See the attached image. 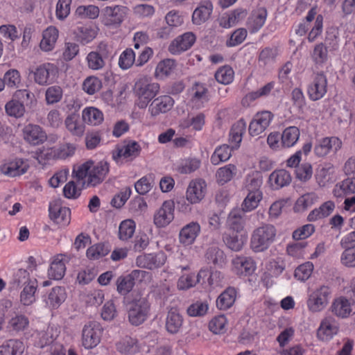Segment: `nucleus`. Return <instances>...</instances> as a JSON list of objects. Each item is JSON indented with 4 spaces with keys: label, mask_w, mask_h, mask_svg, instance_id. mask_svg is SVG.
I'll return each instance as SVG.
<instances>
[{
    "label": "nucleus",
    "mask_w": 355,
    "mask_h": 355,
    "mask_svg": "<svg viewBox=\"0 0 355 355\" xmlns=\"http://www.w3.org/2000/svg\"><path fill=\"white\" fill-rule=\"evenodd\" d=\"M110 172V164L105 160L87 162L73 167V175L78 180H84L87 187H96L102 183Z\"/></svg>",
    "instance_id": "1"
},
{
    "label": "nucleus",
    "mask_w": 355,
    "mask_h": 355,
    "mask_svg": "<svg viewBox=\"0 0 355 355\" xmlns=\"http://www.w3.org/2000/svg\"><path fill=\"white\" fill-rule=\"evenodd\" d=\"M159 84L153 82L151 78L144 76L135 83L132 92L135 97V104L140 109H145L149 103L158 94Z\"/></svg>",
    "instance_id": "2"
},
{
    "label": "nucleus",
    "mask_w": 355,
    "mask_h": 355,
    "mask_svg": "<svg viewBox=\"0 0 355 355\" xmlns=\"http://www.w3.org/2000/svg\"><path fill=\"white\" fill-rule=\"evenodd\" d=\"M276 234V228L270 224L255 228L250 236V249L256 253L265 252L275 241Z\"/></svg>",
    "instance_id": "3"
},
{
    "label": "nucleus",
    "mask_w": 355,
    "mask_h": 355,
    "mask_svg": "<svg viewBox=\"0 0 355 355\" xmlns=\"http://www.w3.org/2000/svg\"><path fill=\"white\" fill-rule=\"evenodd\" d=\"M150 306L146 297L142 296L139 292H134L128 311L130 323L134 326L144 323L148 317Z\"/></svg>",
    "instance_id": "4"
},
{
    "label": "nucleus",
    "mask_w": 355,
    "mask_h": 355,
    "mask_svg": "<svg viewBox=\"0 0 355 355\" xmlns=\"http://www.w3.org/2000/svg\"><path fill=\"white\" fill-rule=\"evenodd\" d=\"M103 329L96 321H90L85 324L82 330V345L87 349H93L101 342Z\"/></svg>",
    "instance_id": "5"
},
{
    "label": "nucleus",
    "mask_w": 355,
    "mask_h": 355,
    "mask_svg": "<svg viewBox=\"0 0 355 355\" xmlns=\"http://www.w3.org/2000/svg\"><path fill=\"white\" fill-rule=\"evenodd\" d=\"M58 69L53 63L45 62L33 68L30 73L33 76L34 81L40 85H47L54 82Z\"/></svg>",
    "instance_id": "6"
},
{
    "label": "nucleus",
    "mask_w": 355,
    "mask_h": 355,
    "mask_svg": "<svg viewBox=\"0 0 355 355\" xmlns=\"http://www.w3.org/2000/svg\"><path fill=\"white\" fill-rule=\"evenodd\" d=\"M343 146V142L338 137H325L317 140L313 153L318 157H325L329 154H336Z\"/></svg>",
    "instance_id": "7"
},
{
    "label": "nucleus",
    "mask_w": 355,
    "mask_h": 355,
    "mask_svg": "<svg viewBox=\"0 0 355 355\" xmlns=\"http://www.w3.org/2000/svg\"><path fill=\"white\" fill-rule=\"evenodd\" d=\"M331 291L329 287L322 286L313 291L307 300V307L313 313L322 311L328 304Z\"/></svg>",
    "instance_id": "8"
},
{
    "label": "nucleus",
    "mask_w": 355,
    "mask_h": 355,
    "mask_svg": "<svg viewBox=\"0 0 355 355\" xmlns=\"http://www.w3.org/2000/svg\"><path fill=\"white\" fill-rule=\"evenodd\" d=\"M232 270L239 277L252 275L257 269V263L251 257L236 255L231 261Z\"/></svg>",
    "instance_id": "9"
},
{
    "label": "nucleus",
    "mask_w": 355,
    "mask_h": 355,
    "mask_svg": "<svg viewBox=\"0 0 355 355\" xmlns=\"http://www.w3.org/2000/svg\"><path fill=\"white\" fill-rule=\"evenodd\" d=\"M273 118L274 115L270 111L257 112L249 124V135L251 137H257L262 134L269 127Z\"/></svg>",
    "instance_id": "10"
},
{
    "label": "nucleus",
    "mask_w": 355,
    "mask_h": 355,
    "mask_svg": "<svg viewBox=\"0 0 355 355\" xmlns=\"http://www.w3.org/2000/svg\"><path fill=\"white\" fill-rule=\"evenodd\" d=\"M327 92V78L324 72L315 74L313 80L307 87V94L310 100L316 101L322 98Z\"/></svg>",
    "instance_id": "11"
},
{
    "label": "nucleus",
    "mask_w": 355,
    "mask_h": 355,
    "mask_svg": "<svg viewBox=\"0 0 355 355\" xmlns=\"http://www.w3.org/2000/svg\"><path fill=\"white\" fill-rule=\"evenodd\" d=\"M175 205L172 200L164 201L155 212L153 223L157 228L168 226L174 219Z\"/></svg>",
    "instance_id": "12"
},
{
    "label": "nucleus",
    "mask_w": 355,
    "mask_h": 355,
    "mask_svg": "<svg viewBox=\"0 0 355 355\" xmlns=\"http://www.w3.org/2000/svg\"><path fill=\"white\" fill-rule=\"evenodd\" d=\"M29 168L27 160L15 158L5 160L0 164V171L3 175L15 178L26 173Z\"/></svg>",
    "instance_id": "13"
},
{
    "label": "nucleus",
    "mask_w": 355,
    "mask_h": 355,
    "mask_svg": "<svg viewBox=\"0 0 355 355\" xmlns=\"http://www.w3.org/2000/svg\"><path fill=\"white\" fill-rule=\"evenodd\" d=\"M166 261V255L164 252L144 254L138 256L135 263L137 267L155 270L162 267Z\"/></svg>",
    "instance_id": "14"
},
{
    "label": "nucleus",
    "mask_w": 355,
    "mask_h": 355,
    "mask_svg": "<svg viewBox=\"0 0 355 355\" xmlns=\"http://www.w3.org/2000/svg\"><path fill=\"white\" fill-rule=\"evenodd\" d=\"M339 331V326L335 318L331 316L324 318L317 329L316 336L319 340H331Z\"/></svg>",
    "instance_id": "15"
},
{
    "label": "nucleus",
    "mask_w": 355,
    "mask_h": 355,
    "mask_svg": "<svg viewBox=\"0 0 355 355\" xmlns=\"http://www.w3.org/2000/svg\"><path fill=\"white\" fill-rule=\"evenodd\" d=\"M126 8L121 6H107L102 12V21L107 26H118L123 21Z\"/></svg>",
    "instance_id": "16"
},
{
    "label": "nucleus",
    "mask_w": 355,
    "mask_h": 355,
    "mask_svg": "<svg viewBox=\"0 0 355 355\" xmlns=\"http://www.w3.org/2000/svg\"><path fill=\"white\" fill-rule=\"evenodd\" d=\"M140 145L135 141H130L127 144L117 146L112 153V159L120 163L122 159H132L139 156L141 152Z\"/></svg>",
    "instance_id": "17"
},
{
    "label": "nucleus",
    "mask_w": 355,
    "mask_h": 355,
    "mask_svg": "<svg viewBox=\"0 0 355 355\" xmlns=\"http://www.w3.org/2000/svg\"><path fill=\"white\" fill-rule=\"evenodd\" d=\"M206 182L201 178L192 180L187 189L186 198L191 204L199 203L205 196Z\"/></svg>",
    "instance_id": "18"
},
{
    "label": "nucleus",
    "mask_w": 355,
    "mask_h": 355,
    "mask_svg": "<svg viewBox=\"0 0 355 355\" xmlns=\"http://www.w3.org/2000/svg\"><path fill=\"white\" fill-rule=\"evenodd\" d=\"M331 310L336 317L347 318L355 313V302L345 297H339L333 301Z\"/></svg>",
    "instance_id": "19"
},
{
    "label": "nucleus",
    "mask_w": 355,
    "mask_h": 355,
    "mask_svg": "<svg viewBox=\"0 0 355 355\" xmlns=\"http://www.w3.org/2000/svg\"><path fill=\"white\" fill-rule=\"evenodd\" d=\"M49 217L56 224L67 226L70 223L71 210L66 207H62L57 202H51L49 207Z\"/></svg>",
    "instance_id": "20"
},
{
    "label": "nucleus",
    "mask_w": 355,
    "mask_h": 355,
    "mask_svg": "<svg viewBox=\"0 0 355 355\" xmlns=\"http://www.w3.org/2000/svg\"><path fill=\"white\" fill-rule=\"evenodd\" d=\"M200 232V225L198 222L191 221L181 228L179 241L184 246H190L195 243Z\"/></svg>",
    "instance_id": "21"
},
{
    "label": "nucleus",
    "mask_w": 355,
    "mask_h": 355,
    "mask_svg": "<svg viewBox=\"0 0 355 355\" xmlns=\"http://www.w3.org/2000/svg\"><path fill=\"white\" fill-rule=\"evenodd\" d=\"M174 105V100L168 95H163L153 98L148 107V112L152 116L170 111Z\"/></svg>",
    "instance_id": "22"
},
{
    "label": "nucleus",
    "mask_w": 355,
    "mask_h": 355,
    "mask_svg": "<svg viewBox=\"0 0 355 355\" xmlns=\"http://www.w3.org/2000/svg\"><path fill=\"white\" fill-rule=\"evenodd\" d=\"M184 323V318L178 309L175 307L170 308L166 315L165 327L166 331L171 334H178Z\"/></svg>",
    "instance_id": "23"
},
{
    "label": "nucleus",
    "mask_w": 355,
    "mask_h": 355,
    "mask_svg": "<svg viewBox=\"0 0 355 355\" xmlns=\"http://www.w3.org/2000/svg\"><path fill=\"white\" fill-rule=\"evenodd\" d=\"M196 41L195 35L190 32L186 33L175 38L169 45L168 51L176 55L188 50Z\"/></svg>",
    "instance_id": "24"
},
{
    "label": "nucleus",
    "mask_w": 355,
    "mask_h": 355,
    "mask_svg": "<svg viewBox=\"0 0 355 355\" xmlns=\"http://www.w3.org/2000/svg\"><path fill=\"white\" fill-rule=\"evenodd\" d=\"M115 346L117 352L121 355H135L141 349L138 340L128 336L121 338L116 343Z\"/></svg>",
    "instance_id": "25"
},
{
    "label": "nucleus",
    "mask_w": 355,
    "mask_h": 355,
    "mask_svg": "<svg viewBox=\"0 0 355 355\" xmlns=\"http://www.w3.org/2000/svg\"><path fill=\"white\" fill-rule=\"evenodd\" d=\"M24 138L33 145H39L46 140V134L38 125L28 124L23 130Z\"/></svg>",
    "instance_id": "26"
},
{
    "label": "nucleus",
    "mask_w": 355,
    "mask_h": 355,
    "mask_svg": "<svg viewBox=\"0 0 355 355\" xmlns=\"http://www.w3.org/2000/svg\"><path fill=\"white\" fill-rule=\"evenodd\" d=\"M247 11L237 8L233 11L224 13L218 19L219 25L225 28H230L241 23L246 17Z\"/></svg>",
    "instance_id": "27"
},
{
    "label": "nucleus",
    "mask_w": 355,
    "mask_h": 355,
    "mask_svg": "<svg viewBox=\"0 0 355 355\" xmlns=\"http://www.w3.org/2000/svg\"><path fill=\"white\" fill-rule=\"evenodd\" d=\"M268 12L265 8L261 7L253 10L247 21V26L251 33L259 31L265 24Z\"/></svg>",
    "instance_id": "28"
},
{
    "label": "nucleus",
    "mask_w": 355,
    "mask_h": 355,
    "mask_svg": "<svg viewBox=\"0 0 355 355\" xmlns=\"http://www.w3.org/2000/svg\"><path fill=\"white\" fill-rule=\"evenodd\" d=\"M291 182V174L284 169L275 170L270 174L268 178L269 186L273 190H277L286 187Z\"/></svg>",
    "instance_id": "29"
},
{
    "label": "nucleus",
    "mask_w": 355,
    "mask_h": 355,
    "mask_svg": "<svg viewBox=\"0 0 355 355\" xmlns=\"http://www.w3.org/2000/svg\"><path fill=\"white\" fill-rule=\"evenodd\" d=\"M58 35V30L55 26L47 27L42 33V39L40 43V49L44 52L52 51L55 48Z\"/></svg>",
    "instance_id": "30"
},
{
    "label": "nucleus",
    "mask_w": 355,
    "mask_h": 355,
    "mask_svg": "<svg viewBox=\"0 0 355 355\" xmlns=\"http://www.w3.org/2000/svg\"><path fill=\"white\" fill-rule=\"evenodd\" d=\"M212 10L213 5L210 1H201L193 12V22L198 25L205 22L209 18Z\"/></svg>",
    "instance_id": "31"
},
{
    "label": "nucleus",
    "mask_w": 355,
    "mask_h": 355,
    "mask_svg": "<svg viewBox=\"0 0 355 355\" xmlns=\"http://www.w3.org/2000/svg\"><path fill=\"white\" fill-rule=\"evenodd\" d=\"M245 236L239 234V232H225L223 234V241L225 245L232 251H241L245 245Z\"/></svg>",
    "instance_id": "32"
},
{
    "label": "nucleus",
    "mask_w": 355,
    "mask_h": 355,
    "mask_svg": "<svg viewBox=\"0 0 355 355\" xmlns=\"http://www.w3.org/2000/svg\"><path fill=\"white\" fill-rule=\"evenodd\" d=\"M66 257L59 254L55 257L51 263L48 270V275L49 278L60 280L62 279L66 271Z\"/></svg>",
    "instance_id": "33"
},
{
    "label": "nucleus",
    "mask_w": 355,
    "mask_h": 355,
    "mask_svg": "<svg viewBox=\"0 0 355 355\" xmlns=\"http://www.w3.org/2000/svg\"><path fill=\"white\" fill-rule=\"evenodd\" d=\"M336 207L334 202L328 200L323 202L319 207L313 209L307 216V220L313 222L330 216Z\"/></svg>",
    "instance_id": "34"
},
{
    "label": "nucleus",
    "mask_w": 355,
    "mask_h": 355,
    "mask_svg": "<svg viewBox=\"0 0 355 355\" xmlns=\"http://www.w3.org/2000/svg\"><path fill=\"white\" fill-rule=\"evenodd\" d=\"M246 123L243 119H239L232 125L230 131L229 139L232 148L236 149L240 146L243 136L246 131Z\"/></svg>",
    "instance_id": "35"
},
{
    "label": "nucleus",
    "mask_w": 355,
    "mask_h": 355,
    "mask_svg": "<svg viewBox=\"0 0 355 355\" xmlns=\"http://www.w3.org/2000/svg\"><path fill=\"white\" fill-rule=\"evenodd\" d=\"M60 331L55 326H48L44 331H40L37 334V345L38 347H44L53 344L54 340L59 336Z\"/></svg>",
    "instance_id": "36"
},
{
    "label": "nucleus",
    "mask_w": 355,
    "mask_h": 355,
    "mask_svg": "<svg viewBox=\"0 0 355 355\" xmlns=\"http://www.w3.org/2000/svg\"><path fill=\"white\" fill-rule=\"evenodd\" d=\"M67 297L64 288L61 286L53 287L49 293L45 302L46 305L52 309L58 308Z\"/></svg>",
    "instance_id": "37"
},
{
    "label": "nucleus",
    "mask_w": 355,
    "mask_h": 355,
    "mask_svg": "<svg viewBox=\"0 0 355 355\" xmlns=\"http://www.w3.org/2000/svg\"><path fill=\"white\" fill-rule=\"evenodd\" d=\"M24 345L18 339H9L0 345V355H21Z\"/></svg>",
    "instance_id": "38"
},
{
    "label": "nucleus",
    "mask_w": 355,
    "mask_h": 355,
    "mask_svg": "<svg viewBox=\"0 0 355 355\" xmlns=\"http://www.w3.org/2000/svg\"><path fill=\"white\" fill-rule=\"evenodd\" d=\"M236 298V289L233 287H228L218 297L216 306L220 310H227L232 306Z\"/></svg>",
    "instance_id": "39"
},
{
    "label": "nucleus",
    "mask_w": 355,
    "mask_h": 355,
    "mask_svg": "<svg viewBox=\"0 0 355 355\" xmlns=\"http://www.w3.org/2000/svg\"><path fill=\"white\" fill-rule=\"evenodd\" d=\"M37 288V282L35 278H33L24 286L20 293V302L23 305L30 306L35 302V292Z\"/></svg>",
    "instance_id": "40"
},
{
    "label": "nucleus",
    "mask_w": 355,
    "mask_h": 355,
    "mask_svg": "<svg viewBox=\"0 0 355 355\" xmlns=\"http://www.w3.org/2000/svg\"><path fill=\"white\" fill-rule=\"evenodd\" d=\"M191 101L198 107H202L204 103L208 102V89L202 83H196L192 88Z\"/></svg>",
    "instance_id": "41"
},
{
    "label": "nucleus",
    "mask_w": 355,
    "mask_h": 355,
    "mask_svg": "<svg viewBox=\"0 0 355 355\" xmlns=\"http://www.w3.org/2000/svg\"><path fill=\"white\" fill-rule=\"evenodd\" d=\"M335 172L334 166L328 163L318 168L315 172V178L320 187H325L332 182L333 175Z\"/></svg>",
    "instance_id": "42"
},
{
    "label": "nucleus",
    "mask_w": 355,
    "mask_h": 355,
    "mask_svg": "<svg viewBox=\"0 0 355 355\" xmlns=\"http://www.w3.org/2000/svg\"><path fill=\"white\" fill-rule=\"evenodd\" d=\"M300 136V131L296 126H289L285 128L282 135V148H291L294 146Z\"/></svg>",
    "instance_id": "43"
},
{
    "label": "nucleus",
    "mask_w": 355,
    "mask_h": 355,
    "mask_svg": "<svg viewBox=\"0 0 355 355\" xmlns=\"http://www.w3.org/2000/svg\"><path fill=\"white\" fill-rule=\"evenodd\" d=\"M201 161L196 157H189L180 160L175 166V170L181 174H190L198 170Z\"/></svg>",
    "instance_id": "44"
},
{
    "label": "nucleus",
    "mask_w": 355,
    "mask_h": 355,
    "mask_svg": "<svg viewBox=\"0 0 355 355\" xmlns=\"http://www.w3.org/2000/svg\"><path fill=\"white\" fill-rule=\"evenodd\" d=\"M334 195L337 198L355 193V178H348L337 184L334 190Z\"/></svg>",
    "instance_id": "45"
},
{
    "label": "nucleus",
    "mask_w": 355,
    "mask_h": 355,
    "mask_svg": "<svg viewBox=\"0 0 355 355\" xmlns=\"http://www.w3.org/2000/svg\"><path fill=\"white\" fill-rule=\"evenodd\" d=\"M83 120L85 123L92 125H98L103 121V112L94 107H86L83 110Z\"/></svg>",
    "instance_id": "46"
},
{
    "label": "nucleus",
    "mask_w": 355,
    "mask_h": 355,
    "mask_svg": "<svg viewBox=\"0 0 355 355\" xmlns=\"http://www.w3.org/2000/svg\"><path fill=\"white\" fill-rule=\"evenodd\" d=\"M234 148L224 144L216 148L211 156L210 161L214 165H218L221 162L227 161L232 156V150Z\"/></svg>",
    "instance_id": "47"
},
{
    "label": "nucleus",
    "mask_w": 355,
    "mask_h": 355,
    "mask_svg": "<svg viewBox=\"0 0 355 355\" xmlns=\"http://www.w3.org/2000/svg\"><path fill=\"white\" fill-rule=\"evenodd\" d=\"M28 326V317L23 314H16L9 320L7 327L9 331L18 333L26 330Z\"/></svg>",
    "instance_id": "48"
},
{
    "label": "nucleus",
    "mask_w": 355,
    "mask_h": 355,
    "mask_svg": "<svg viewBox=\"0 0 355 355\" xmlns=\"http://www.w3.org/2000/svg\"><path fill=\"white\" fill-rule=\"evenodd\" d=\"M262 197V191H248V194L241 205L242 210L248 212L255 209L261 202Z\"/></svg>",
    "instance_id": "49"
},
{
    "label": "nucleus",
    "mask_w": 355,
    "mask_h": 355,
    "mask_svg": "<svg viewBox=\"0 0 355 355\" xmlns=\"http://www.w3.org/2000/svg\"><path fill=\"white\" fill-rule=\"evenodd\" d=\"M318 196L315 193H308L300 196L296 201L294 210L302 212L318 201Z\"/></svg>",
    "instance_id": "50"
},
{
    "label": "nucleus",
    "mask_w": 355,
    "mask_h": 355,
    "mask_svg": "<svg viewBox=\"0 0 355 355\" xmlns=\"http://www.w3.org/2000/svg\"><path fill=\"white\" fill-rule=\"evenodd\" d=\"M236 173V166L229 164L219 168L216 173L217 182L220 184H224L230 182Z\"/></svg>",
    "instance_id": "51"
},
{
    "label": "nucleus",
    "mask_w": 355,
    "mask_h": 355,
    "mask_svg": "<svg viewBox=\"0 0 355 355\" xmlns=\"http://www.w3.org/2000/svg\"><path fill=\"white\" fill-rule=\"evenodd\" d=\"M263 184L262 175L257 171L248 174L245 179V189L247 191H261L260 188Z\"/></svg>",
    "instance_id": "52"
},
{
    "label": "nucleus",
    "mask_w": 355,
    "mask_h": 355,
    "mask_svg": "<svg viewBox=\"0 0 355 355\" xmlns=\"http://www.w3.org/2000/svg\"><path fill=\"white\" fill-rule=\"evenodd\" d=\"M244 224V220L239 211L234 210L230 213L227 220L228 232H240L243 230Z\"/></svg>",
    "instance_id": "53"
},
{
    "label": "nucleus",
    "mask_w": 355,
    "mask_h": 355,
    "mask_svg": "<svg viewBox=\"0 0 355 355\" xmlns=\"http://www.w3.org/2000/svg\"><path fill=\"white\" fill-rule=\"evenodd\" d=\"M176 67L175 61L173 59H164L160 61L155 69V74L157 78H164L171 75Z\"/></svg>",
    "instance_id": "54"
},
{
    "label": "nucleus",
    "mask_w": 355,
    "mask_h": 355,
    "mask_svg": "<svg viewBox=\"0 0 355 355\" xmlns=\"http://www.w3.org/2000/svg\"><path fill=\"white\" fill-rule=\"evenodd\" d=\"M116 291L121 295H126L135 286V280L132 277V273L120 276L116 282Z\"/></svg>",
    "instance_id": "55"
},
{
    "label": "nucleus",
    "mask_w": 355,
    "mask_h": 355,
    "mask_svg": "<svg viewBox=\"0 0 355 355\" xmlns=\"http://www.w3.org/2000/svg\"><path fill=\"white\" fill-rule=\"evenodd\" d=\"M64 116L60 110L57 109L51 110L46 117L45 125L46 127L58 129L63 125Z\"/></svg>",
    "instance_id": "56"
},
{
    "label": "nucleus",
    "mask_w": 355,
    "mask_h": 355,
    "mask_svg": "<svg viewBox=\"0 0 355 355\" xmlns=\"http://www.w3.org/2000/svg\"><path fill=\"white\" fill-rule=\"evenodd\" d=\"M97 35L96 28L91 26H83L78 27L76 33L77 40L83 44L92 42Z\"/></svg>",
    "instance_id": "57"
},
{
    "label": "nucleus",
    "mask_w": 355,
    "mask_h": 355,
    "mask_svg": "<svg viewBox=\"0 0 355 355\" xmlns=\"http://www.w3.org/2000/svg\"><path fill=\"white\" fill-rule=\"evenodd\" d=\"M136 225L134 220L127 219L123 220L119 227V238L122 241L131 239L135 232Z\"/></svg>",
    "instance_id": "58"
},
{
    "label": "nucleus",
    "mask_w": 355,
    "mask_h": 355,
    "mask_svg": "<svg viewBox=\"0 0 355 355\" xmlns=\"http://www.w3.org/2000/svg\"><path fill=\"white\" fill-rule=\"evenodd\" d=\"M205 257L209 263L221 266L225 263V254L224 252L216 246H212L207 249Z\"/></svg>",
    "instance_id": "59"
},
{
    "label": "nucleus",
    "mask_w": 355,
    "mask_h": 355,
    "mask_svg": "<svg viewBox=\"0 0 355 355\" xmlns=\"http://www.w3.org/2000/svg\"><path fill=\"white\" fill-rule=\"evenodd\" d=\"M205 123V114L202 113H198L195 116H192L184 119L182 122L181 126L184 128H188L191 127L193 130L196 131H200L202 129Z\"/></svg>",
    "instance_id": "60"
},
{
    "label": "nucleus",
    "mask_w": 355,
    "mask_h": 355,
    "mask_svg": "<svg viewBox=\"0 0 355 355\" xmlns=\"http://www.w3.org/2000/svg\"><path fill=\"white\" fill-rule=\"evenodd\" d=\"M234 77V71L233 69L227 65L219 68L215 73V78L220 84H230Z\"/></svg>",
    "instance_id": "61"
},
{
    "label": "nucleus",
    "mask_w": 355,
    "mask_h": 355,
    "mask_svg": "<svg viewBox=\"0 0 355 355\" xmlns=\"http://www.w3.org/2000/svg\"><path fill=\"white\" fill-rule=\"evenodd\" d=\"M102 88V81L96 76H91L85 79L83 89L89 95H93Z\"/></svg>",
    "instance_id": "62"
},
{
    "label": "nucleus",
    "mask_w": 355,
    "mask_h": 355,
    "mask_svg": "<svg viewBox=\"0 0 355 355\" xmlns=\"http://www.w3.org/2000/svg\"><path fill=\"white\" fill-rule=\"evenodd\" d=\"M5 110L9 116L15 118H20L25 113V107L23 103L16 99H12L8 101L5 105Z\"/></svg>",
    "instance_id": "63"
},
{
    "label": "nucleus",
    "mask_w": 355,
    "mask_h": 355,
    "mask_svg": "<svg viewBox=\"0 0 355 355\" xmlns=\"http://www.w3.org/2000/svg\"><path fill=\"white\" fill-rule=\"evenodd\" d=\"M85 61L87 67L93 71L101 70L105 66V60L96 51L89 52L85 58Z\"/></svg>",
    "instance_id": "64"
}]
</instances>
